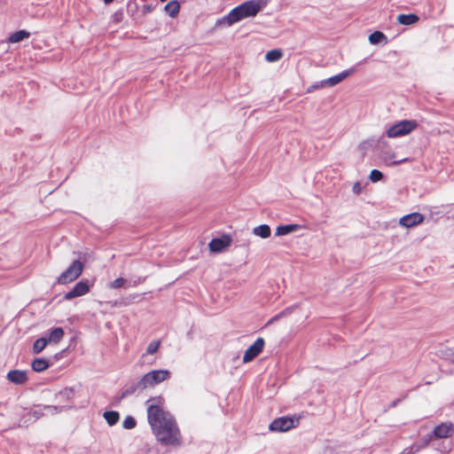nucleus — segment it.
I'll return each mask as SVG.
<instances>
[{
    "instance_id": "8",
    "label": "nucleus",
    "mask_w": 454,
    "mask_h": 454,
    "mask_svg": "<svg viewBox=\"0 0 454 454\" xmlns=\"http://www.w3.org/2000/svg\"><path fill=\"white\" fill-rule=\"evenodd\" d=\"M454 434V424L450 421L442 422L435 426L433 429V434L437 439L451 437Z\"/></svg>"
},
{
    "instance_id": "17",
    "label": "nucleus",
    "mask_w": 454,
    "mask_h": 454,
    "mask_svg": "<svg viewBox=\"0 0 454 454\" xmlns=\"http://www.w3.org/2000/svg\"><path fill=\"white\" fill-rule=\"evenodd\" d=\"M301 229V227L299 224L279 225L276 228V235L277 236H286L292 232H295Z\"/></svg>"
},
{
    "instance_id": "24",
    "label": "nucleus",
    "mask_w": 454,
    "mask_h": 454,
    "mask_svg": "<svg viewBox=\"0 0 454 454\" xmlns=\"http://www.w3.org/2000/svg\"><path fill=\"white\" fill-rule=\"evenodd\" d=\"M103 417L106 420L107 424L111 427L115 425L120 419L119 412L114 411H105Z\"/></svg>"
},
{
    "instance_id": "31",
    "label": "nucleus",
    "mask_w": 454,
    "mask_h": 454,
    "mask_svg": "<svg viewBox=\"0 0 454 454\" xmlns=\"http://www.w3.org/2000/svg\"><path fill=\"white\" fill-rule=\"evenodd\" d=\"M126 280L122 278H118L109 284V287L112 289H118L123 287Z\"/></svg>"
},
{
    "instance_id": "27",
    "label": "nucleus",
    "mask_w": 454,
    "mask_h": 454,
    "mask_svg": "<svg viewBox=\"0 0 454 454\" xmlns=\"http://www.w3.org/2000/svg\"><path fill=\"white\" fill-rule=\"evenodd\" d=\"M427 443H425L424 447L427 445ZM423 448V446H420L419 445L418 443H413L411 444V446H408L406 448H404L400 453L398 454H415L417 452H419L421 449Z\"/></svg>"
},
{
    "instance_id": "4",
    "label": "nucleus",
    "mask_w": 454,
    "mask_h": 454,
    "mask_svg": "<svg viewBox=\"0 0 454 454\" xmlns=\"http://www.w3.org/2000/svg\"><path fill=\"white\" fill-rule=\"evenodd\" d=\"M83 271V264L79 260L74 261L71 265L61 273L58 278L57 283L66 285L77 279Z\"/></svg>"
},
{
    "instance_id": "19",
    "label": "nucleus",
    "mask_w": 454,
    "mask_h": 454,
    "mask_svg": "<svg viewBox=\"0 0 454 454\" xmlns=\"http://www.w3.org/2000/svg\"><path fill=\"white\" fill-rule=\"evenodd\" d=\"M252 232L254 236L260 237L262 239H268L271 234V230L268 224H261L254 227Z\"/></svg>"
},
{
    "instance_id": "16",
    "label": "nucleus",
    "mask_w": 454,
    "mask_h": 454,
    "mask_svg": "<svg viewBox=\"0 0 454 454\" xmlns=\"http://www.w3.org/2000/svg\"><path fill=\"white\" fill-rule=\"evenodd\" d=\"M64 336V330L61 327H56L49 331L48 336L45 337L49 344L59 343Z\"/></svg>"
},
{
    "instance_id": "1",
    "label": "nucleus",
    "mask_w": 454,
    "mask_h": 454,
    "mask_svg": "<svg viewBox=\"0 0 454 454\" xmlns=\"http://www.w3.org/2000/svg\"><path fill=\"white\" fill-rule=\"evenodd\" d=\"M147 420L156 440L162 445L179 446L182 434L175 417L164 409L161 396L151 397L146 401Z\"/></svg>"
},
{
    "instance_id": "2",
    "label": "nucleus",
    "mask_w": 454,
    "mask_h": 454,
    "mask_svg": "<svg viewBox=\"0 0 454 454\" xmlns=\"http://www.w3.org/2000/svg\"><path fill=\"white\" fill-rule=\"evenodd\" d=\"M419 123L416 120H402L391 125L386 130V136L388 138H398L411 134L417 128Z\"/></svg>"
},
{
    "instance_id": "18",
    "label": "nucleus",
    "mask_w": 454,
    "mask_h": 454,
    "mask_svg": "<svg viewBox=\"0 0 454 454\" xmlns=\"http://www.w3.org/2000/svg\"><path fill=\"white\" fill-rule=\"evenodd\" d=\"M31 366L35 372H42L50 367V363L44 358L38 357L33 360Z\"/></svg>"
},
{
    "instance_id": "20",
    "label": "nucleus",
    "mask_w": 454,
    "mask_h": 454,
    "mask_svg": "<svg viewBox=\"0 0 454 454\" xmlns=\"http://www.w3.org/2000/svg\"><path fill=\"white\" fill-rule=\"evenodd\" d=\"M30 36V33L26 30H19L14 33H12L8 37V43H20L25 39H27Z\"/></svg>"
},
{
    "instance_id": "6",
    "label": "nucleus",
    "mask_w": 454,
    "mask_h": 454,
    "mask_svg": "<svg viewBox=\"0 0 454 454\" xmlns=\"http://www.w3.org/2000/svg\"><path fill=\"white\" fill-rule=\"evenodd\" d=\"M232 242L231 237L230 235L224 234L220 238L213 239L208 243L209 251L213 254L221 253L226 250L229 247H231Z\"/></svg>"
},
{
    "instance_id": "12",
    "label": "nucleus",
    "mask_w": 454,
    "mask_h": 454,
    "mask_svg": "<svg viewBox=\"0 0 454 454\" xmlns=\"http://www.w3.org/2000/svg\"><path fill=\"white\" fill-rule=\"evenodd\" d=\"M238 7L245 19L254 17L261 10V5L255 1L246 2Z\"/></svg>"
},
{
    "instance_id": "11",
    "label": "nucleus",
    "mask_w": 454,
    "mask_h": 454,
    "mask_svg": "<svg viewBox=\"0 0 454 454\" xmlns=\"http://www.w3.org/2000/svg\"><path fill=\"white\" fill-rule=\"evenodd\" d=\"M90 292V286L87 280H82L75 284L74 288L65 294L66 300H72L75 297L85 295Z\"/></svg>"
},
{
    "instance_id": "25",
    "label": "nucleus",
    "mask_w": 454,
    "mask_h": 454,
    "mask_svg": "<svg viewBox=\"0 0 454 454\" xmlns=\"http://www.w3.org/2000/svg\"><path fill=\"white\" fill-rule=\"evenodd\" d=\"M48 341L46 340L45 337L40 338L36 340L33 345V353L39 354L41 353L48 345Z\"/></svg>"
},
{
    "instance_id": "32",
    "label": "nucleus",
    "mask_w": 454,
    "mask_h": 454,
    "mask_svg": "<svg viewBox=\"0 0 454 454\" xmlns=\"http://www.w3.org/2000/svg\"><path fill=\"white\" fill-rule=\"evenodd\" d=\"M325 88H326V85L325 83V80H323V81H320V82H317L312 84L310 87L308 88L307 91L309 93H310L314 90H321V89H325Z\"/></svg>"
},
{
    "instance_id": "22",
    "label": "nucleus",
    "mask_w": 454,
    "mask_h": 454,
    "mask_svg": "<svg viewBox=\"0 0 454 454\" xmlns=\"http://www.w3.org/2000/svg\"><path fill=\"white\" fill-rule=\"evenodd\" d=\"M164 10L168 14V16L175 18L179 13L180 4L176 0H173L165 5Z\"/></svg>"
},
{
    "instance_id": "7",
    "label": "nucleus",
    "mask_w": 454,
    "mask_h": 454,
    "mask_svg": "<svg viewBox=\"0 0 454 454\" xmlns=\"http://www.w3.org/2000/svg\"><path fill=\"white\" fill-rule=\"evenodd\" d=\"M264 345H265V342H264V340L262 338H258L253 345H251L246 351H245V354L243 356V363H249L251 362L254 358H255L256 356H258L263 348H264Z\"/></svg>"
},
{
    "instance_id": "14",
    "label": "nucleus",
    "mask_w": 454,
    "mask_h": 454,
    "mask_svg": "<svg viewBox=\"0 0 454 454\" xmlns=\"http://www.w3.org/2000/svg\"><path fill=\"white\" fill-rule=\"evenodd\" d=\"M381 160L385 165L388 167L397 166L409 160L407 158L398 160L395 152L392 150H387L383 152L381 154Z\"/></svg>"
},
{
    "instance_id": "9",
    "label": "nucleus",
    "mask_w": 454,
    "mask_h": 454,
    "mask_svg": "<svg viewBox=\"0 0 454 454\" xmlns=\"http://www.w3.org/2000/svg\"><path fill=\"white\" fill-rule=\"evenodd\" d=\"M245 19L239 11V7H235L232 9L227 15L223 16V18L219 19L216 21V24L218 26H224V27H231L236 22H239V20Z\"/></svg>"
},
{
    "instance_id": "10",
    "label": "nucleus",
    "mask_w": 454,
    "mask_h": 454,
    "mask_svg": "<svg viewBox=\"0 0 454 454\" xmlns=\"http://www.w3.org/2000/svg\"><path fill=\"white\" fill-rule=\"evenodd\" d=\"M424 222V216L420 213H411L406 215H403L399 219V224L404 228H412L417 226Z\"/></svg>"
},
{
    "instance_id": "30",
    "label": "nucleus",
    "mask_w": 454,
    "mask_h": 454,
    "mask_svg": "<svg viewBox=\"0 0 454 454\" xmlns=\"http://www.w3.org/2000/svg\"><path fill=\"white\" fill-rule=\"evenodd\" d=\"M136 420L133 417H126L122 422V426L126 429H132L136 427Z\"/></svg>"
},
{
    "instance_id": "21",
    "label": "nucleus",
    "mask_w": 454,
    "mask_h": 454,
    "mask_svg": "<svg viewBox=\"0 0 454 454\" xmlns=\"http://www.w3.org/2000/svg\"><path fill=\"white\" fill-rule=\"evenodd\" d=\"M419 20V17L416 14H400L397 16L398 23L402 25H413Z\"/></svg>"
},
{
    "instance_id": "5",
    "label": "nucleus",
    "mask_w": 454,
    "mask_h": 454,
    "mask_svg": "<svg viewBox=\"0 0 454 454\" xmlns=\"http://www.w3.org/2000/svg\"><path fill=\"white\" fill-rule=\"evenodd\" d=\"M299 424V418L281 417L274 419L269 428L273 432H286Z\"/></svg>"
},
{
    "instance_id": "29",
    "label": "nucleus",
    "mask_w": 454,
    "mask_h": 454,
    "mask_svg": "<svg viewBox=\"0 0 454 454\" xmlns=\"http://www.w3.org/2000/svg\"><path fill=\"white\" fill-rule=\"evenodd\" d=\"M160 346V340H153L146 348L147 354L153 355L156 353Z\"/></svg>"
},
{
    "instance_id": "13",
    "label": "nucleus",
    "mask_w": 454,
    "mask_h": 454,
    "mask_svg": "<svg viewBox=\"0 0 454 454\" xmlns=\"http://www.w3.org/2000/svg\"><path fill=\"white\" fill-rule=\"evenodd\" d=\"M354 69H348L342 71L341 73L335 74L333 76H331L325 80V83L326 85V88L334 87L343 81H345L347 78L351 76L354 74Z\"/></svg>"
},
{
    "instance_id": "15",
    "label": "nucleus",
    "mask_w": 454,
    "mask_h": 454,
    "mask_svg": "<svg viewBox=\"0 0 454 454\" xmlns=\"http://www.w3.org/2000/svg\"><path fill=\"white\" fill-rule=\"evenodd\" d=\"M6 378L10 382L15 385H24L27 381V372L21 370L10 371Z\"/></svg>"
},
{
    "instance_id": "34",
    "label": "nucleus",
    "mask_w": 454,
    "mask_h": 454,
    "mask_svg": "<svg viewBox=\"0 0 454 454\" xmlns=\"http://www.w3.org/2000/svg\"><path fill=\"white\" fill-rule=\"evenodd\" d=\"M113 1L114 0H104L105 4H106L112 3Z\"/></svg>"
},
{
    "instance_id": "28",
    "label": "nucleus",
    "mask_w": 454,
    "mask_h": 454,
    "mask_svg": "<svg viewBox=\"0 0 454 454\" xmlns=\"http://www.w3.org/2000/svg\"><path fill=\"white\" fill-rule=\"evenodd\" d=\"M383 178V174L378 169H372L370 172L369 179L372 183H377Z\"/></svg>"
},
{
    "instance_id": "33",
    "label": "nucleus",
    "mask_w": 454,
    "mask_h": 454,
    "mask_svg": "<svg viewBox=\"0 0 454 454\" xmlns=\"http://www.w3.org/2000/svg\"><path fill=\"white\" fill-rule=\"evenodd\" d=\"M363 191H364V186L362 185V184L360 182H355L352 184V192L354 194L359 195L360 193L363 192Z\"/></svg>"
},
{
    "instance_id": "23",
    "label": "nucleus",
    "mask_w": 454,
    "mask_h": 454,
    "mask_svg": "<svg viewBox=\"0 0 454 454\" xmlns=\"http://www.w3.org/2000/svg\"><path fill=\"white\" fill-rule=\"evenodd\" d=\"M370 43L378 44V43H387V40L386 35L380 31H375L371 34L368 37Z\"/></svg>"
},
{
    "instance_id": "3",
    "label": "nucleus",
    "mask_w": 454,
    "mask_h": 454,
    "mask_svg": "<svg viewBox=\"0 0 454 454\" xmlns=\"http://www.w3.org/2000/svg\"><path fill=\"white\" fill-rule=\"evenodd\" d=\"M171 372L168 370H153L144 374L137 383L142 389L153 387L154 386L168 380Z\"/></svg>"
},
{
    "instance_id": "26",
    "label": "nucleus",
    "mask_w": 454,
    "mask_h": 454,
    "mask_svg": "<svg viewBox=\"0 0 454 454\" xmlns=\"http://www.w3.org/2000/svg\"><path fill=\"white\" fill-rule=\"evenodd\" d=\"M283 56V52L280 50H271L265 55V59L268 62H275L279 60Z\"/></svg>"
}]
</instances>
